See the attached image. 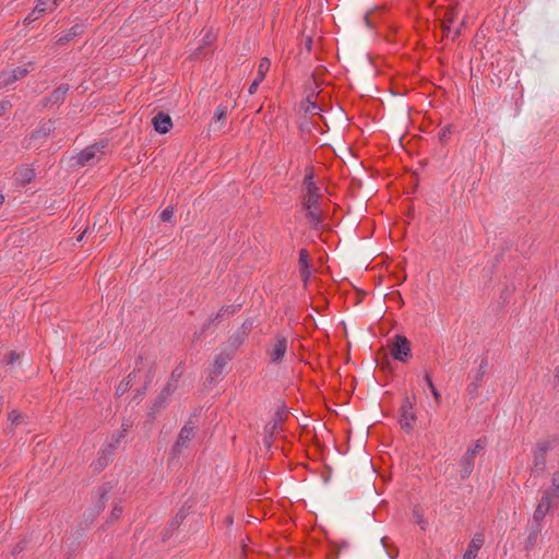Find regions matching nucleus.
Listing matches in <instances>:
<instances>
[{
	"label": "nucleus",
	"mask_w": 559,
	"mask_h": 559,
	"mask_svg": "<svg viewBox=\"0 0 559 559\" xmlns=\"http://www.w3.org/2000/svg\"><path fill=\"white\" fill-rule=\"evenodd\" d=\"M559 445V436H550L536 442L533 449V462L531 473L535 476L542 475L546 469V457L548 452Z\"/></svg>",
	"instance_id": "obj_1"
},
{
	"label": "nucleus",
	"mask_w": 559,
	"mask_h": 559,
	"mask_svg": "<svg viewBox=\"0 0 559 559\" xmlns=\"http://www.w3.org/2000/svg\"><path fill=\"white\" fill-rule=\"evenodd\" d=\"M321 199L320 188L314 182V173L312 167L306 169L300 195L301 207H309L313 203H319Z\"/></svg>",
	"instance_id": "obj_2"
},
{
	"label": "nucleus",
	"mask_w": 559,
	"mask_h": 559,
	"mask_svg": "<svg viewBox=\"0 0 559 559\" xmlns=\"http://www.w3.org/2000/svg\"><path fill=\"white\" fill-rule=\"evenodd\" d=\"M197 424V415H193L180 429L177 440L171 448V452L174 455L179 454L183 448H187L189 445L190 441L193 439L195 435Z\"/></svg>",
	"instance_id": "obj_3"
},
{
	"label": "nucleus",
	"mask_w": 559,
	"mask_h": 559,
	"mask_svg": "<svg viewBox=\"0 0 559 559\" xmlns=\"http://www.w3.org/2000/svg\"><path fill=\"white\" fill-rule=\"evenodd\" d=\"M390 352L395 360L407 362L412 357L411 342L406 336L397 334L392 340Z\"/></svg>",
	"instance_id": "obj_4"
},
{
	"label": "nucleus",
	"mask_w": 559,
	"mask_h": 559,
	"mask_svg": "<svg viewBox=\"0 0 559 559\" xmlns=\"http://www.w3.org/2000/svg\"><path fill=\"white\" fill-rule=\"evenodd\" d=\"M416 419L417 417L414 412V403L411 401V397L406 395L400 407V424L405 431L409 432L413 429Z\"/></svg>",
	"instance_id": "obj_5"
},
{
	"label": "nucleus",
	"mask_w": 559,
	"mask_h": 559,
	"mask_svg": "<svg viewBox=\"0 0 559 559\" xmlns=\"http://www.w3.org/2000/svg\"><path fill=\"white\" fill-rule=\"evenodd\" d=\"M28 67H33V62H28L27 66L16 67L12 70L0 71V88L7 87L15 81L25 78L31 71Z\"/></svg>",
	"instance_id": "obj_6"
},
{
	"label": "nucleus",
	"mask_w": 559,
	"mask_h": 559,
	"mask_svg": "<svg viewBox=\"0 0 559 559\" xmlns=\"http://www.w3.org/2000/svg\"><path fill=\"white\" fill-rule=\"evenodd\" d=\"M287 337L281 333H277L274 336V344L267 350L270 359L273 364H280L287 352Z\"/></svg>",
	"instance_id": "obj_7"
},
{
	"label": "nucleus",
	"mask_w": 559,
	"mask_h": 559,
	"mask_svg": "<svg viewBox=\"0 0 559 559\" xmlns=\"http://www.w3.org/2000/svg\"><path fill=\"white\" fill-rule=\"evenodd\" d=\"M106 145L107 143H95L91 146H87L78 154L76 164L80 166L94 164L95 160H98V158L96 157V153L102 152V150L106 147Z\"/></svg>",
	"instance_id": "obj_8"
},
{
	"label": "nucleus",
	"mask_w": 559,
	"mask_h": 559,
	"mask_svg": "<svg viewBox=\"0 0 559 559\" xmlns=\"http://www.w3.org/2000/svg\"><path fill=\"white\" fill-rule=\"evenodd\" d=\"M177 390V384L167 382L160 390L158 396L154 401L150 415L154 418V415L166 406L169 396Z\"/></svg>",
	"instance_id": "obj_9"
},
{
	"label": "nucleus",
	"mask_w": 559,
	"mask_h": 559,
	"mask_svg": "<svg viewBox=\"0 0 559 559\" xmlns=\"http://www.w3.org/2000/svg\"><path fill=\"white\" fill-rule=\"evenodd\" d=\"M488 367V359L486 357H483L480 359V364L478 366V370L476 374L474 376L473 381L467 385L466 391L471 399L478 397V390L480 388V383L484 379V376L486 373V369Z\"/></svg>",
	"instance_id": "obj_10"
},
{
	"label": "nucleus",
	"mask_w": 559,
	"mask_h": 559,
	"mask_svg": "<svg viewBox=\"0 0 559 559\" xmlns=\"http://www.w3.org/2000/svg\"><path fill=\"white\" fill-rule=\"evenodd\" d=\"M234 357V354L230 352H221L218 355L215 356L214 362L210 369V380L214 381L216 378L222 376L226 365L228 361H230Z\"/></svg>",
	"instance_id": "obj_11"
},
{
	"label": "nucleus",
	"mask_w": 559,
	"mask_h": 559,
	"mask_svg": "<svg viewBox=\"0 0 559 559\" xmlns=\"http://www.w3.org/2000/svg\"><path fill=\"white\" fill-rule=\"evenodd\" d=\"M114 451L115 450L108 445L102 448L98 452V457L92 462L91 468L95 473H100L103 469H105V467H107L110 462V456L112 455Z\"/></svg>",
	"instance_id": "obj_12"
},
{
	"label": "nucleus",
	"mask_w": 559,
	"mask_h": 559,
	"mask_svg": "<svg viewBox=\"0 0 559 559\" xmlns=\"http://www.w3.org/2000/svg\"><path fill=\"white\" fill-rule=\"evenodd\" d=\"M485 535L481 532L474 534L466 551L463 555V559H476L479 549L484 546Z\"/></svg>",
	"instance_id": "obj_13"
},
{
	"label": "nucleus",
	"mask_w": 559,
	"mask_h": 559,
	"mask_svg": "<svg viewBox=\"0 0 559 559\" xmlns=\"http://www.w3.org/2000/svg\"><path fill=\"white\" fill-rule=\"evenodd\" d=\"M459 465L460 478L462 480L467 479L472 475L475 467V457H473V452H465L462 455Z\"/></svg>",
	"instance_id": "obj_14"
},
{
	"label": "nucleus",
	"mask_w": 559,
	"mask_h": 559,
	"mask_svg": "<svg viewBox=\"0 0 559 559\" xmlns=\"http://www.w3.org/2000/svg\"><path fill=\"white\" fill-rule=\"evenodd\" d=\"M152 123L154 126L155 131L160 134L167 133L173 128V121L168 114L163 111L158 112L153 119Z\"/></svg>",
	"instance_id": "obj_15"
},
{
	"label": "nucleus",
	"mask_w": 559,
	"mask_h": 559,
	"mask_svg": "<svg viewBox=\"0 0 559 559\" xmlns=\"http://www.w3.org/2000/svg\"><path fill=\"white\" fill-rule=\"evenodd\" d=\"M55 120L49 119L46 121H41L36 130H34L29 138L31 140H41L50 135L55 131Z\"/></svg>",
	"instance_id": "obj_16"
},
{
	"label": "nucleus",
	"mask_w": 559,
	"mask_h": 559,
	"mask_svg": "<svg viewBox=\"0 0 559 559\" xmlns=\"http://www.w3.org/2000/svg\"><path fill=\"white\" fill-rule=\"evenodd\" d=\"M131 427H132V421L129 419H123L120 430L117 433L112 435L111 440L107 445L110 447L111 449L116 450L117 447L122 441V439L126 438V436Z\"/></svg>",
	"instance_id": "obj_17"
},
{
	"label": "nucleus",
	"mask_w": 559,
	"mask_h": 559,
	"mask_svg": "<svg viewBox=\"0 0 559 559\" xmlns=\"http://www.w3.org/2000/svg\"><path fill=\"white\" fill-rule=\"evenodd\" d=\"M85 31V26L83 24H75L73 25L66 35L59 37L57 39V45L58 46H63L66 45L67 43H69L70 40H72L73 38H75L76 36H80L84 33Z\"/></svg>",
	"instance_id": "obj_18"
},
{
	"label": "nucleus",
	"mask_w": 559,
	"mask_h": 559,
	"mask_svg": "<svg viewBox=\"0 0 559 559\" xmlns=\"http://www.w3.org/2000/svg\"><path fill=\"white\" fill-rule=\"evenodd\" d=\"M69 84L67 83H62L60 84L58 87H56L51 94L49 95L50 96V104L51 105H60L64 102L66 99V96L69 92Z\"/></svg>",
	"instance_id": "obj_19"
},
{
	"label": "nucleus",
	"mask_w": 559,
	"mask_h": 559,
	"mask_svg": "<svg viewBox=\"0 0 559 559\" xmlns=\"http://www.w3.org/2000/svg\"><path fill=\"white\" fill-rule=\"evenodd\" d=\"M559 503V500L551 495L550 491H544L538 502L540 507L547 512L555 508Z\"/></svg>",
	"instance_id": "obj_20"
},
{
	"label": "nucleus",
	"mask_w": 559,
	"mask_h": 559,
	"mask_svg": "<svg viewBox=\"0 0 559 559\" xmlns=\"http://www.w3.org/2000/svg\"><path fill=\"white\" fill-rule=\"evenodd\" d=\"M248 335L242 333L239 329L229 337L230 353L235 354L236 350L245 343Z\"/></svg>",
	"instance_id": "obj_21"
},
{
	"label": "nucleus",
	"mask_w": 559,
	"mask_h": 559,
	"mask_svg": "<svg viewBox=\"0 0 559 559\" xmlns=\"http://www.w3.org/2000/svg\"><path fill=\"white\" fill-rule=\"evenodd\" d=\"M35 177L34 169L29 167H22L16 171V181L22 186L29 183Z\"/></svg>",
	"instance_id": "obj_22"
},
{
	"label": "nucleus",
	"mask_w": 559,
	"mask_h": 559,
	"mask_svg": "<svg viewBox=\"0 0 559 559\" xmlns=\"http://www.w3.org/2000/svg\"><path fill=\"white\" fill-rule=\"evenodd\" d=\"M135 377V371L129 373L127 378H124L117 386L116 389V395L122 396L126 392L130 390V388L133 385Z\"/></svg>",
	"instance_id": "obj_23"
},
{
	"label": "nucleus",
	"mask_w": 559,
	"mask_h": 559,
	"mask_svg": "<svg viewBox=\"0 0 559 559\" xmlns=\"http://www.w3.org/2000/svg\"><path fill=\"white\" fill-rule=\"evenodd\" d=\"M241 306V304L223 306L215 314V319L221 321L225 317H231L240 310Z\"/></svg>",
	"instance_id": "obj_24"
},
{
	"label": "nucleus",
	"mask_w": 559,
	"mask_h": 559,
	"mask_svg": "<svg viewBox=\"0 0 559 559\" xmlns=\"http://www.w3.org/2000/svg\"><path fill=\"white\" fill-rule=\"evenodd\" d=\"M314 98H316V96L313 94H310L307 96L306 102L302 105V107L307 114L319 115V112L322 110L321 107L317 104Z\"/></svg>",
	"instance_id": "obj_25"
},
{
	"label": "nucleus",
	"mask_w": 559,
	"mask_h": 559,
	"mask_svg": "<svg viewBox=\"0 0 559 559\" xmlns=\"http://www.w3.org/2000/svg\"><path fill=\"white\" fill-rule=\"evenodd\" d=\"M306 212V218L308 219L311 228L318 230L322 226V212H312V211H305Z\"/></svg>",
	"instance_id": "obj_26"
},
{
	"label": "nucleus",
	"mask_w": 559,
	"mask_h": 559,
	"mask_svg": "<svg viewBox=\"0 0 559 559\" xmlns=\"http://www.w3.org/2000/svg\"><path fill=\"white\" fill-rule=\"evenodd\" d=\"M454 132V126L453 124H448L445 127H443L440 132H439V141L442 145H445L450 142L451 140V136Z\"/></svg>",
	"instance_id": "obj_27"
},
{
	"label": "nucleus",
	"mask_w": 559,
	"mask_h": 559,
	"mask_svg": "<svg viewBox=\"0 0 559 559\" xmlns=\"http://www.w3.org/2000/svg\"><path fill=\"white\" fill-rule=\"evenodd\" d=\"M186 515L180 511L176 514V516L168 523V526L166 528V536L171 534L174 531H176L180 524L183 522Z\"/></svg>",
	"instance_id": "obj_28"
},
{
	"label": "nucleus",
	"mask_w": 559,
	"mask_h": 559,
	"mask_svg": "<svg viewBox=\"0 0 559 559\" xmlns=\"http://www.w3.org/2000/svg\"><path fill=\"white\" fill-rule=\"evenodd\" d=\"M424 379H425V382L427 383V385L429 386L436 402L439 403L441 400V394L435 386L432 379L430 377V373L428 371H425Z\"/></svg>",
	"instance_id": "obj_29"
},
{
	"label": "nucleus",
	"mask_w": 559,
	"mask_h": 559,
	"mask_svg": "<svg viewBox=\"0 0 559 559\" xmlns=\"http://www.w3.org/2000/svg\"><path fill=\"white\" fill-rule=\"evenodd\" d=\"M269 69H270V60L267 58H263L260 61V64H259V68H258V74H257L255 79L258 81L262 82L264 80L265 74L269 71Z\"/></svg>",
	"instance_id": "obj_30"
},
{
	"label": "nucleus",
	"mask_w": 559,
	"mask_h": 559,
	"mask_svg": "<svg viewBox=\"0 0 559 559\" xmlns=\"http://www.w3.org/2000/svg\"><path fill=\"white\" fill-rule=\"evenodd\" d=\"M298 264L299 269H310V257L307 249H300L299 252Z\"/></svg>",
	"instance_id": "obj_31"
},
{
	"label": "nucleus",
	"mask_w": 559,
	"mask_h": 559,
	"mask_svg": "<svg viewBox=\"0 0 559 559\" xmlns=\"http://www.w3.org/2000/svg\"><path fill=\"white\" fill-rule=\"evenodd\" d=\"M49 1L50 0H38L36 5H35L34 13L41 14V13L46 12L47 10L52 11L55 8L58 7L57 0H53L52 8L48 9L47 4H48Z\"/></svg>",
	"instance_id": "obj_32"
},
{
	"label": "nucleus",
	"mask_w": 559,
	"mask_h": 559,
	"mask_svg": "<svg viewBox=\"0 0 559 559\" xmlns=\"http://www.w3.org/2000/svg\"><path fill=\"white\" fill-rule=\"evenodd\" d=\"M486 444H487V439L485 437L480 438L475 442V444L473 447L468 448L466 450V452H473V457L476 459L477 453H479L481 450H484Z\"/></svg>",
	"instance_id": "obj_33"
},
{
	"label": "nucleus",
	"mask_w": 559,
	"mask_h": 559,
	"mask_svg": "<svg viewBox=\"0 0 559 559\" xmlns=\"http://www.w3.org/2000/svg\"><path fill=\"white\" fill-rule=\"evenodd\" d=\"M546 491H550L559 500V471L552 475L551 486Z\"/></svg>",
	"instance_id": "obj_34"
},
{
	"label": "nucleus",
	"mask_w": 559,
	"mask_h": 559,
	"mask_svg": "<svg viewBox=\"0 0 559 559\" xmlns=\"http://www.w3.org/2000/svg\"><path fill=\"white\" fill-rule=\"evenodd\" d=\"M287 408L285 405H282L274 414L273 416V421L281 425V423H283L286 417H287Z\"/></svg>",
	"instance_id": "obj_35"
},
{
	"label": "nucleus",
	"mask_w": 559,
	"mask_h": 559,
	"mask_svg": "<svg viewBox=\"0 0 559 559\" xmlns=\"http://www.w3.org/2000/svg\"><path fill=\"white\" fill-rule=\"evenodd\" d=\"M155 377V366L152 364L145 374V381H144V390H147L151 383L153 382V379Z\"/></svg>",
	"instance_id": "obj_36"
},
{
	"label": "nucleus",
	"mask_w": 559,
	"mask_h": 559,
	"mask_svg": "<svg viewBox=\"0 0 559 559\" xmlns=\"http://www.w3.org/2000/svg\"><path fill=\"white\" fill-rule=\"evenodd\" d=\"M538 534L530 533L526 540H525V549L531 550L533 549L538 542Z\"/></svg>",
	"instance_id": "obj_37"
},
{
	"label": "nucleus",
	"mask_w": 559,
	"mask_h": 559,
	"mask_svg": "<svg viewBox=\"0 0 559 559\" xmlns=\"http://www.w3.org/2000/svg\"><path fill=\"white\" fill-rule=\"evenodd\" d=\"M111 489V486H109V484H105L103 485L102 487L98 488V499L99 500H103V502L107 503L108 501V493Z\"/></svg>",
	"instance_id": "obj_38"
},
{
	"label": "nucleus",
	"mask_w": 559,
	"mask_h": 559,
	"mask_svg": "<svg viewBox=\"0 0 559 559\" xmlns=\"http://www.w3.org/2000/svg\"><path fill=\"white\" fill-rule=\"evenodd\" d=\"M182 373H183V369L180 366L176 367L171 371L168 382L177 384L178 380L182 377Z\"/></svg>",
	"instance_id": "obj_39"
},
{
	"label": "nucleus",
	"mask_w": 559,
	"mask_h": 559,
	"mask_svg": "<svg viewBox=\"0 0 559 559\" xmlns=\"http://www.w3.org/2000/svg\"><path fill=\"white\" fill-rule=\"evenodd\" d=\"M122 512H123L122 507L119 504H116L110 512L109 523H112V522L117 521L118 519H120L122 515Z\"/></svg>",
	"instance_id": "obj_40"
},
{
	"label": "nucleus",
	"mask_w": 559,
	"mask_h": 559,
	"mask_svg": "<svg viewBox=\"0 0 559 559\" xmlns=\"http://www.w3.org/2000/svg\"><path fill=\"white\" fill-rule=\"evenodd\" d=\"M348 543L343 542L340 546L333 548L328 555L326 559H337L342 548H347Z\"/></svg>",
	"instance_id": "obj_41"
},
{
	"label": "nucleus",
	"mask_w": 559,
	"mask_h": 559,
	"mask_svg": "<svg viewBox=\"0 0 559 559\" xmlns=\"http://www.w3.org/2000/svg\"><path fill=\"white\" fill-rule=\"evenodd\" d=\"M174 206H167L159 215L162 222H170L174 216Z\"/></svg>",
	"instance_id": "obj_42"
},
{
	"label": "nucleus",
	"mask_w": 559,
	"mask_h": 559,
	"mask_svg": "<svg viewBox=\"0 0 559 559\" xmlns=\"http://www.w3.org/2000/svg\"><path fill=\"white\" fill-rule=\"evenodd\" d=\"M253 329V320L251 318L246 319L242 324L240 325L239 330L245 333L246 335H249L250 332Z\"/></svg>",
	"instance_id": "obj_43"
},
{
	"label": "nucleus",
	"mask_w": 559,
	"mask_h": 559,
	"mask_svg": "<svg viewBox=\"0 0 559 559\" xmlns=\"http://www.w3.org/2000/svg\"><path fill=\"white\" fill-rule=\"evenodd\" d=\"M543 530V522L538 521L536 519H532L531 525H530V533L534 534H540Z\"/></svg>",
	"instance_id": "obj_44"
},
{
	"label": "nucleus",
	"mask_w": 559,
	"mask_h": 559,
	"mask_svg": "<svg viewBox=\"0 0 559 559\" xmlns=\"http://www.w3.org/2000/svg\"><path fill=\"white\" fill-rule=\"evenodd\" d=\"M226 115H227V107L226 106H223V105H219L215 112H214V119L216 120H223L226 118Z\"/></svg>",
	"instance_id": "obj_45"
},
{
	"label": "nucleus",
	"mask_w": 559,
	"mask_h": 559,
	"mask_svg": "<svg viewBox=\"0 0 559 559\" xmlns=\"http://www.w3.org/2000/svg\"><path fill=\"white\" fill-rule=\"evenodd\" d=\"M547 513H548V512H547V511H545V510L543 509V507H540L539 504H537V507H536V509H535V511H534V514H533V519H536V520H538V521H542V522H543Z\"/></svg>",
	"instance_id": "obj_46"
},
{
	"label": "nucleus",
	"mask_w": 559,
	"mask_h": 559,
	"mask_svg": "<svg viewBox=\"0 0 559 559\" xmlns=\"http://www.w3.org/2000/svg\"><path fill=\"white\" fill-rule=\"evenodd\" d=\"M215 322H219L218 319L214 317L209 318L202 325L200 334H204L207 330H210L211 325Z\"/></svg>",
	"instance_id": "obj_47"
},
{
	"label": "nucleus",
	"mask_w": 559,
	"mask_h": 559,
	"mask_svg": "<svg viewBox=\"0 0 559 559\" xmlns=\"http://www.w3.org/2000/svg\"><path fill=\"white\" fill-rule=\"evenodd\" d=\"M19 358L20 354L14 350H11L5 358V361L8 365H13Z\"/></svg>",
	"instance_id": "obj_48"
},
{
	"label": "nucleus",
	"mask_w": 559,
	"mask_h": 559,
	"mask_svg": "<svg viewBox=\"0 0 559 559\" xmlns=\"http://www.w3.org/2000/svg\"><path fill=\"white\" fill-rule=\"evenodd\" d=\"M11 108L12 104L9 100H0V117L3 116Z\"/></svg>",
	"instance_id": "obj_49"
},
{
	"label": "nucleus",
	"mask_w": 559,
	"mask_h": 559,
	"mask_svg": "<svg viewBox=\"0 0 559 559\" xmlns=\"http://www.w3.org/2000/svg\"><path fill=\"white\" fill-rule=\"evenodd\" d=\"M105 508H106V503L103 502V500L97 499V501L94 504L95 513L98 515L100 512L104 511Z\"/></svg>",
	"instance_id": "obj_50"
},
{
	"label": "nucleus",
	"mask_w": 559,
	"mask_h": 559,
	"mask_svg": "<svg viewBox=\"0 0 559 559\" xmlns=\"http://www.w3.org/2000/svg\"><path fill=\"white\" fill-rule=\"evenodd\" d=\"M300 276L302 278V282L305 285H307L309 278H310V269H299Z\"/></svg>",
	"instance_id": "obj_51"
},
{
	"label": "nucleus",
	"mask_w": 559,
	"mask_h": 559,
	"mask_svg": "<svg viewBox=\"0 0 559 559\" xmlns=\"http://www.w3.org/2000/svg\"><path fill=\"white\" fill-rule=\"evenodd\" d=\"M280 424L273 421L272 424L266 425L265 430L267 433H271V437H274L275 431L278 429Z\"/></svg>",
	"instance_id": "obj_52"
},
{
	"label": "nucleus",
	"mask_w": 559,
	"mask_h": 559,
	"mask_svg": "<svg viewBox=\"0 0 559 559\" xmlns=\"http://www.w3.org/2000/svg\"><path fill=\"white\" fill-rule=\"evenodd\" d=\"M38 15L37 13H34V10L25 17L24 20V24L25 25H29L32 22H34L35 20L38 19Z\"/></svg>",
	"instance_id": "obj_53"
},
{
	"label": "nucleus",
	"mask_w": 559,
	"mask_h": 559,
	"mask_svg": "<svg viewBox=\"0 0 559 559\" xmlns=\"http://www.w3.org/2000/svg\"><path fill=\"white\" fill-rule=\"evenodd\" d=\"M260 83H261V81H258L257 79H254L253 82L249 86V90H248L249 94H251V95L254 94L258 86L260 85Z\"/></svg>",
	"instance_id": "obj_54"
},
{
	"label": "nucleus",
	"mask_w": 559,
	"mask_h": 559,
	"mask_svg": "<svg viewBox=\"0 0 559 559\" xmlns=\"http://www.w3.org/2000/svg\"><path fill=\"white\" fill-rule=\"evenodd\" d=\"M415 516L417 520V523L420 525L421 530H426V521L424 520L423 515L418 512H415Z\"/></svg>",
	"instance_id": "obj_55"
},
{
	"label": "nucleus",
	"mask_w": 559,
	"mask_h": 559,
	"mask_svg": "<svg viewBox=\"0 0 559 559\" xmlns=\"http://www.w3.org/2000/svg\"><path fill=\"white\" fill-rule=\"evenodd\" d=\"M301 209L304 211L322 212V210L320 209V202L313 203V204H311V206L309 205V207H301Z\"/></svg>",
	"instance_id": "obj_56"
},
{
	"label": "nucleus",
	"mask_w": 559,
	"mask_h": 559,
	"mask_svg": "<svg viewBox=\"0 0 559 559\" xmlns=\"http://www.w3.org/2000/svg\"><path fill=\"white\" fill-rule=\"evenodd\" d=\"M9 418L12 423H17L19 418H20V414L16 412V411H12L10 414H9Z\"/></svg>",
	"instance_id": "obj_57"
},
{
	"label": "nucleus",
	"mask_w": 559,
	"mask_h": 559,
	"mask_svg": "<svg viewBox=\"0 0 559 559\" xmlns=\"http://www.w3.org/2000/svg\"><path fill=\"white\" fill-rule=\"evenodd\" d=\"M143 360H144V356L142 354H140L135 361V370L134 371L140 370V366L142 365Z\"/></svg>",
	"instance_id": "obj_58"
},
{
	"label": "nucleus",
	"mask_w": 559,
	"mask_h": 559,
	"mask_svg": "<svg viewBox=\"0 0 559 559\" xmlns=\"http://www.w3.org/2000/svg\"><path fill=\"white\" fill-rule=\"evenodd\" d=\"M40 104H41L43 108H46V107H48V106H52V105L50 104V96L44 97V98L41 99Z\"/></svg>",
	"instance_id": "obj_59"
},
{
	"label": "nucleus",
	"mask_w": 559,
	"mask_h": 559,
	"mask_svg": "<svg viewBox=\"0 0 559 559\" xmlns=\"http://www.w3.org/2000/svg\"><path fill=\"white\" fill-rule=\"evenodd\" d=\"M272 442H273V437H271V433H267V436L264 438V444L266 447H271Z\"/></svg>",
	"instance_id": "obj_60"
},
{
	"label": "nucleus",
	"mask_w": 559,
	"mask_h": 559,
	"mask_svg": "<svg viewBox=\"0 0 559 559\" xmlns=\"http://www.w3.org/2000/svg\"><path fill=\"white\" fill-rule=\"evenodd\" d=\"M146 391L147 390H144V385H143L141 389L136 390V395L134 396V399L143 396L146 393Z\"/></svg>",
	"instance_id": "obj_61"
},
{
	"label": "nucleus",
	"mask_w": 559,
	"mask_h": 559,
	"mask_svg": "<svg viewBox=\"0 0 559 559\" xmlns=\"http://www.w3.org/2000/svg\"><path fill=\"white\" fill-rule=\"evenodd\" d=\"M364 19H365L366 24H367L369 27H372L371 22H370V13H366V14H365V16H364Z\"/></svg>",
	"instance_id": "obj_62"
},
{
	"label": "nucleus",
	"mask_w": 559,
	"mask_h": 559,
	"mask_svg": "<svg viewBox=\"0 0 559 559\" xmlns=\"http://www.w3.org/2000/svg\"><path fill=\"white\" fill-rule=\"evenodd\" d=\"M442 31H443V33H444L445 35H448V34H449V32H450V26H449V25H444V26H443V28H442Z\"/></svg>",
	"instance_id": "obj_63"
},
{
	"label": "nucleus",
	"mask_w": 559,
	"mask_h": 559,
	"mask_svg": "<svg viewBox=\"0 0 559 559\" xmlns=\"http://www.w3.org/2000/svg\"><path fill=\"white\" fill-rule=\"evenodd\" d=\"M555 377L559 380V366L556 368V374Z\"/></svg>",
	"instance_id": "obj_64"
}]
</instances>
